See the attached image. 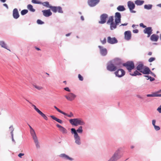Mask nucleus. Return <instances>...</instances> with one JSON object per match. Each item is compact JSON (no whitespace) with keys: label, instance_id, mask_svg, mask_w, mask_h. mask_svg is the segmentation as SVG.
<instances>
[{"label":"nucleus","instance_id":"0e129e2a","mask_svg":"<svg viewBox=\"0 0 161 161\" xmlns=\"http://www.w3.org/2000/svg\"><path fill=\"white\" fill-rule=\"evenodd\" d=\"M29 127L30 128V130H33V129L32 128V127L30 125H29Z\"/></svg>","mask_w":161,"mask_h":161},{"label":"nucleus","instance_id":"a878e982","mask_svg":"<svg viewBox=\"0 0 161 161\" xmlns=\"http://www.w3.org/2000/svg\"><path fill=\"white\" fill-rule=\"evenodd\" d=\"M150 70L149 68L147 67H146L144 68L142 73L144 74H147L150 73Z\"/></svg>","mask_w":161,"mask_h":161},{"label":"nucleus","instance_id":"e2e57ef3","mask_svg":"<svg viewBox=\"0 0 161 161\" xmlns=\"http://www.w3.org/2000/svg\"><path fill=\"white\" fill-rule=\"evenodd\" d=\"M35 48H36V50H37L38 51L40 50V48H38L36 47H35Z\"/></svg>","mask_w":161,"mask_h":161},{"label":"nucleus","instance_id":"20e7f679","mask_svg":"<svg viewBox=\"0 0 161 161\" xmlns=\"http://www.w3.org/2000/svg\"><path fill=\"white\" fill-rule=\"evenodd\" d=\"M30 133L33 138L37 148H39L40 146L39 143L34 130L33 129L30 130Z\"/></svg>","mask_w":161,"mask_h":161},{"label":"nucleus","instance_id":"6e6552de","mask_svg":"<svg viewBox=\"0 0 161 161\" xmlns=\"http://www.w3.org/2000/svg\"><path fill=\"white\" fill-rule=\"evenodd\" d=\"M32 106L33 107L35 110L40 114V115L45 120H47L48 118L46 115L42 112L40 110L37 108L36 106L33 104L32 105Z\"/></svg>","mask_w":161,"mask_h":161},{"label":"nucleus","instance_id":"72a5a7b5","mask_svg":"<svg viewBox=\"0 0 161 161\" xmlns=\"http://www.w3.org/2000/svg\"><path fill=\"white\" fill-rule=\"evenodd\" d=\"M62 114L69 117H73L74 116V115L72 113V112H70V114H68L63 112V113H62Z\"/></svg>","mask_w":161,"mask_h":161},{"label":"nucleus","instance_id":"c9c22d12","mask_svg":"<svg viewBox=\"0 0 161 161\" xmlns=\"http://www.w3.org/2000/svg\"><path fill=\"white\" fill-rule=\"evenodd\" d=\"M76 132H78L79 133H81L83 132V130H82V127L81 126H80L78 129L77 130H76Z\"/></svg>","mask_w":161,"mask_h":161},{"label":"nucleus","instance_id":"49530a36","mask_svg":"<svg viewBox=\"0 0 161 161\" xmlns=\"http://www.w3.org/2000/svg\"><path fill=\"white\" fill-rule=\"evenodd\" d=\"M154 127L155 129L156 130H158L160 129V128L159 126L155 125Z\"/></svg>","mask_w":161,"mask_h":161},{"label":"nucleus","instance_id":"680f3d73","mask_svg":"<svg viewBox=\"0 0 161 161\" xmlns=\"http://www.w3.org/2000/svg\"><path fill=\"white\" fill-rule=\"evenodd\" d=\"M80 18H81V19L82 20H84V18L83 17V16H81V17H80Z\"/></svg>","mask_w":161,"mask_h":161},{"label":"nucleus","instance_id":"9b49d317","mask_svg":"<svg viewBox=\"0 0 161 161\" xmlns=\"http://www.w3.org/2000/svg\"><path fill=\"white\" fill-rule=\"evenodd\" d=\"M99 1V0H88L87 3L90 7H93L97 4Z\"/></svg>","mask_w":161,"mask_h":161},{"label":"nucleus","instance_id":"09e8293b","mask_svg":"<svg viewBox=\"0 0 161 161\" xmlns=\"http://www.w3.org/2000/svg\"><path fill=\"white\" fill-rule=\"evenodd\" d=\"M44 5L46 6H48L49 5V3L48 2H45L43 3Z\"/></svg>","mask_w":161,"mask_h":161},{"label":"nucleus","instance_id":"412c9836","mask_svg":"<svg viewBox=\"0 0 161 161\" xmlns=\"http://www.w3.org/2000/svg\"><path fill=\"white\" fill-rule=\"evenodd\" d=\"M98 47L100 48L101 54L103 56L106 55L107 53V49L105 48H103V47L100 46H99Z\"/></svg>","mask_w":161,"mask_h":161},{"label":"nucleus","instance_id":"f03ea898","mask_svg":"<svg viewBox=\"0 0 161 161\" xmlns=\"http://www.w3.org/2000/svg\"><path fill=\"white\" fill-rule=\"evenodd\" d=\"M107 24L110 25V28L111 30H114L116 28L117 25L119 24V23H117L114 22V17L111 16L109 17L108 20L107 21Z\"/></svg>","mask_w":161,"mask_h":161},{"label":"nucleus","instance_id":"864d4df0","mask_svg":"<svg viewBox=\"0 0 161 161\" xmlns=\"http://www.w3.org/2000/svg\"><path fill=\"white\" fill-rule=\"evenodd\" d=\"M133 32L135 33H137L138 32V30L137 29L134 30L133 31Z\"/></svg>","mask_w":161,"mask_h":161},{"label":"nucleus","instance_id":"338daca9","mask_svg":"<svg viewBox=\"0 0 161 161\" xmlns=\"http://www.w3.org/2000/svg\"><path fill=\"white\" fill-rule=\"evenodd\" d=\"M70 33H68V34H66V36H69L70 35Z\"/></svg>","mask_w":161,"mask_h":161},{"label":"nucleus","instance_id":"f257e3e1","mask_svg":"<svg viewBox=\"0 0 161 161\" xmlns=\"http://www.w3.org/2000/svg\"><path fill=\"white\" fill-rule=\"evenodd\" d=\"M70 123L72 125L75 126L78 125H84L85 122L83 120L80 118H76L70 119L69 120Z\"/></svg>","mask_w":161,"mask_h":161},{"label":"nucleus","instance_id":"37998d69","mask_svg":"<svg viewBox=\"0 0 161 161\" xmlns=\"http://www.w3.org/2000/svg\"><path fill=\"white\" fill-rule=\"evenodd\" d=\"M155 60V58L154 57H151L148 59V61L149 62H151Z\"/></svg>","mask_w":161,"mask_h":161},{"label":"nucleus","instance_id":"b1692460","mask_svg":"<svg viewBox=\"0 0 161 161\" xmlns=\"http://www.w3.org/2000/svg\"><path fill=\"white\" fill-rule=\"evenodd\" d=\"M150 39L152 41L157 42L158 39V36L155 34H153L151 36Z\"/></svg>","mask_w":161,"mask_h":161},{"label":"nucleus","instance_id":"052dcab7","mask_svg":"<svg viewBox=\"0 0 161 161\" xmlns=\"http://www.w3.org/2000/svg\"><path fill=\"white\" fill-rule=\"evenodd\" d=\"M127 24H128L127 23H125L124 24H122L121 25H122V26H125V25H127Z\"/></svg>","mask_w":161,"mask_h":161},{"label":"nucleus","instance_id":"ddd939ff","mask_svg":"<svg viewBox=\"0 0 161 161\" xmlns=\"http://www.w3.org/2000/svg\"><path fill=\"white\" fill-rule=\"evenodd\" d=\"M114 155L117 160L120 158L122 156V154L121 153V149H119L116 151L114 153Z\"/></svg>","mask_w":161,"mask_h":161},{"label":"nucleus","instance_id":"393cba45","mask_svg":"<svg viewBox=\"0 0 161 161\" xmlns=\"http://www.w3.org/2000/svg\"><path fill=\"white\" fill-rule=\"evenodd\" d=\"M144 68V66L143 64H140L136 67V69L142 72Z\"/></svg>","mask_w":161,"mask_h":161},{"label":"nucleus","instance_id":"7ed1b4c3","mask_svg":"<svg viewBox=\"0 0 161 161\" xmlns=\"http://www.w3.org/2000/svg\"><path fill=\"white\" fill-rule=\"evenodd\" d=\"M71 130V133L74 134L75 142L78 145H80L81 144L80 138L77 133L76 132V130L74 128H72Z\"/></svg>","mask_w":161,"mask_h":161},{"label":"nucleus","instance_id":"a211bd4d","mask_svg":"<svg viewBox=\"0 0 161 161\" xmlns=\"http://www.w3.org/2000/svg\"><path fill=\"white\" fill-rule=\"evenodd\" d=\"M125 38L127 40H130L131 38V31H126L124 33Z\"/></svg>","mask_w":161,"mask_h":161},{"label":"nucleus","instance_id":"3c124183","mask_svg":"<svg viewBox=\"0 0 161 161\" xmlns=\"http://www.w3.org/2000/svg\"><path fill=\"white\" fill-rule=\"evenodd\" d=\"M140 27H142L143 28H146V26L145 25L142 23H141L140 24Z\"/></svg>","mask_w":161,"mask_h":161},{"label":"nucleus","instance_id":"f3484780","mask_svg":"<svg viewBox=\"0 0 161 161\" xmlns=\"http://www.w3.org/2000/svg\"><path fill=\"white\" fill-rule=\"evenodd\" d=\"M50 8L51 9V10L54 13L56 12L57 9H58L59 13H63V11L62 10L61 7H55V6H50Z\"/></svg>","mask_w":161,"mask_h":161},{"label":"nucleus","instance_id":"2eb2a0df","mask_svg":"<svg viewBox=\"0 0 161 161\" xmlns=\"http://www.w3.org/2000/svg\"><path fill=\"white\" fill-rule=\"evenodd\" d=\"M153 30L151 27H146L144 30L143 32L145 34H147V37H149L152 33Z\"/></svg>","mask_w":161,"mask_h":161},{"label":"nucleus","instance_id":"8fccbe9b","mask_svg":"<svg viewBox=\"0 0 161 161\" xmlns=\"http://www.w3.org/2000/svg\"><path fill=\"white\" fill-rule=\"evenodd\" d=\"M24 155V154L23 153H20L18 155V156L20 158H22V156Z\"/></svg>","mask_w":161,"mask_h":161},{"label":"nucleus","instance_id":"5701e85b","mask_svg":"<svg viewBox=\"0 0 161 161\" xmlns=\"http://www.w3.org/2000/svg\"><path fill=\"white\" fill-rule=\"evenodd\" d=\"M59 156L60 157L66 160H69L70 161H72L73 160L72 158L69 157L68 156L64 153L61 154L59 155Z\"/></svg>","mask_w":161,"mask_h":161},{"label":"nucleus","instance_id":"4c0bfd02","mask_svg":"<svg viewBox=\"0 0 161 161\" xmlns=\"http://www.w3.org/2000/svg\"><path fill=\"white\" fill-rule=\"evenodd\" d=\"M28 12V11L26 9H24L21 11V13L22 15H24L27 14Z\"/></svg>","mask_w":161,"mask_h":161},{"label":"nucleus","instance_id":"5fc2aeb1","mask_svg":"<svg viewBox=\"0 0 161 161\" xmlns=\"http://www.w3.org/2000/svg\"><path fill=\"white\" fill-rule=\"evenodd\" d=\"M155 122H156V120H155L153 119L152 120V124L154 126L155 125Z\"/></svg>","mask_w":161,"mask_h":161},{"label":"nucleus","instance_id":"9d476101","mask_svg":"<svg viewBox=\"0 0 161 161\" xmlns=\"http://www.w3.org/2000/svg\"><path fill=\"white\" fill-rule=\"evenodd\" d=\"M64 97L68 100L71 101L74 100L76 96L73 93H69Z\"/></svg>","mask_w":161,"mask_h":161},{"label":"nucleus","instance_id":"aec40b11","mask_svg":"<svg viewBox=\"0 0 161 161\" xmlns=\"http://www.w3.org/2000/svg\"><path fill=\"white\" fill-rule=\"evenodd\" d=\"M42 12L43 15L46 17H49L52 14V13L51 12L50 9L43 10Z\"/></svg>","mask_w":161,"mask_h":161},{"label":"nucleus","instance_id":"c85d7f7f","mask_svg":"<svg viewBox=\"0 0 161 161\" xmlns=\"http://www.w3.org/2000/svg\"><path fill=\"white\" fill-rule=\"evenodd\" d=\"M117 10L120 11H125V9L124 6L119 5L117 8Z\"/></svg>","mask_w":161,"mask_h":161},{"label":"nucleus","instance_id":"7c9ffc66","mask_svg":"<svg viewBox=\"0 0 161 161\" xmlns=\"http://www.w3.org/2000/svg\"><path fill=\"white\" fill-rule=\"evenodd\" d=\"M0 45L2 47H4L8 50L7 48V47L6 45L4 42L3 41H0Z\"/></svg>","mask_w":161,"mask_h":161},{"label":"nucleus","instance_id":"f704fd0d","mask_svg":"<svg viewBox=\"0 0 161 161\" xmlns=\"http://www.w3.org/2000/svg\"><path fill=\"white\" fill-rule=\"evenodd\" d=\"M33 86L39 90H42L43 89V87L42 86L37 85H34Z\"/></svg>","mask_w":161,"mask_h":161},{"label":"nucleus","instance_id":"de8ad7c7","mask_svg":"<svg viewBox=\"0 0 161 161\" xmlns=\"http://www.w3.org/2000/svg\"><path fill=\"white\" fill-rule=\"evenodd\" d=\"M157 110L159 113H161V105L158 108Z\"/></svg>","mask_w":161,"mask_h":161},{"label":"nucleus","instance_id":"4468645a","mask_svg":"<svg viewBox=\"0 0 161 161\" xmlns=\"http://www.w3.org/2000/svg\"><path fill=\"white\" fill-rule=\"evenodd\" d=\"M107 42L110 44H114L117 43L118 41L115 37L111 38L110 36H108L107 38Z\"/></svg>","mask_w":161,"mask_h":161},{"label":"nucleus","instance_id":"0eeeda50","mask_svg":"<svg viewBox=\"0 0 161 161\" xmlns=\"http://www.w3.org/2000/svg\"><path fill=\"white\" fill-rule=\"evenodd\" d=\"M127 5L131 12L136 13V11L133 10L135 8V6L134 3L132 1H129L127 2Z\"/></svg>","mask_w":161,"mask_h":161},{"label":"nucleus","instance_id":"cd10ccee","mask_svg":"<svg viewBox=\"0 0 161 161\" xmlns=\"http://www.w3.org/2000/svg\"><path fill=\"white\" fill-rule=\"evenodd\" d=\"M144 2L143 0H136L135 1V3L137 5H141L143 4Z\"/></svg>","mask_w":161,"mask_h":161},{"label":"nucleus","instance_id":"79ce46f5","mask_svg":"<svg viewBox=\"0 0 161 161\" xmlns=\"http://www.w3.org/2000/svg\"><path fill=\"white\" fill-rule=\"evenodd\" d=\"M78 77L79 80L80 81H83V77L80 74L78 75Z\"/></svg>","mask_w":161,"mask_h":161},{"label":"nucleus","instance_id":"dca6fc26","mask_svg":"<svg viewBox=\"0 0 161 161\" xmlns=\"http://www.w3.org/2000/svg\"><path fill=\"white\" fill-rule=\"evenodd\" d=\"M115 22L117 23H119L121 21V16L120 13L119 12H116L115 14Z\"/></svg>","mask_w":161,"mask_h":161},{"label":"nucleus","instance_id":"69168bd1","mask_svg":"<svg viewBox=\"0 0 161 161\" xmlns=\"http://www.w3.org/2000/svg\"><path fill=\"white\" fill-rule=\"evenodd\" d=\"M0 0L1 1V2H2L3 3H4L6 1V0Z\"/></svg>","mask_w":161,"mask_h":161},{"label":"nucleus","instance_id":"4d7b16f0","mask_svg":"<svg viewBox=\"0 0 161 161\" xmlns=\"http://www.w3.org/2000/svg\"><path fill=\"white\" fill-rule=\"evenodd\" d=\"M149 74H150L152 76H153L154 77H155L156 76L155 74L153 73L152 72H151V71Z\"/></svg>","mask_w":161,"mask_h":161},{"label":"nucleus","instance_id":"603ef678","mask_svg":"<svg viewBox=\"0 0 161 161\" xmlns=\"http://www.w3.org/2000/svg\"><path fill=\"white\" fill-rule=\"evenodd\" d=\"M31 2L32 3H39L36 0H32L31 1Z\"/></svg>","mask_w":161,"mask_h":161},{"label":"nucleus","instance_id":"13d9d810","mask_svg":"<svg viewBox=\"0 0 161 161\" xmlns=\"http://www.w3.org/2000/svg\"><path fill=\"white\" fill-rule=\"evenodd\" d=\"M3 6H5L7 8H8V6L6 4V3L4 4Z\"/></svg>","mask_w":161,"mask_h":161},{"label":"nucleus","instance_id":"774afa93","mask_svg":"<svg viewBox=\"0 0 161 161\" xmlns=\"http://www.w3.org/2000/svg\"><path fill=\"white\" fill-rule=\"evenodd\" d=\"M158 96V97H161V94H157V97Z\"/></svg>","mask_w":161,"mask_h":161},{"label":"nucleus","instance_id":"4be33fe9","mask_svg":"<svg viewBox=\"0 0 161 161\" xmlns=\"http://www.w3.org/2000/svg\"><path fill=\"white\" fill-rule=\"evenodd\" d=\"M19 15L18 9L17 8H14L13 10V16L15 19H18Z\"/></svg>","mask_w":161,"mask_h":161},{"label":"nucleus","instance_id":"6ab92c4d","mask_svg":"<svg viewBox=\"0 0 161 161\" xmlns=\"http://www.w3.org/2000/svg\"><path fill=\"white\" fill-rule=\"evenodd\" d=\"M56 126L57 127L59 128V130L63 134H66L67 133V130L64 128L63 127L61 126L59 124H57L56 125Z\"/></svg>","mask_w":161,"mask_h":161},{"label":"nucleus","instance_id":"f8f14e48","mask_svg":"<svg viewBox=\"0 0 161 161\" xmlns=\"http://www.w3.org/2000/svg\"><path fill=\"white\" fill-rule=\"evenodd\" d=\"M108 17V15L106 14H102L100 16L101 20L99 21V23L103 24L106 22V18Z\"/></svg>","mask_w":161,"mask_h":161},{"label":"nucleus","instance_id":"473e14b6","mask_svg":"<svg viewBox=\"0 0 161 161\" xmlns=\"http://www.w3.org/2000/svg\"><path fill=\"white\" fill-rule=\"evenodd\" d=\"M152 5L151 4L145 5L144 6V8L147 9H151L152 8Z\"/></svg>","mask_w":161,"mask_h":161},{"label":"nucleus","instance_id":"e433bc0d","mask_svg":"<svg viewBox=\"0 0 161 161\" xmlns=\"http://www.w3.org/2000/svg\"><path fill=\"white\" fill-rule=\"evenodd\" d=\"M117 160H118L114 155L113 156L109 159L108 161H116Z\"/></svg>","mask_w":161,"mask_h":161},{"label":"nucleus","instance_id":"bf43d9fd","mask_svg":"<svg viewBox=\"0 0 161 161\" xmlns=\"http://www.w3.org/2000/svg\"><path fill=\"white\" fill-rule=\"evenodd\" d=\"M152 52H148V55L151 56V55H152Z\"/></svg>","mask_w":161,"mask_h":161},{"label":"nucleus","instance_id":"1a4fd4ad","mask_svg":"<svg viewBox=\"0 0 161 161\" xmlns=\"http://www.w3.org/2000/svg\"><path fill=\"white\" fill-rule=\"evenodd\" d=\"M125 74V71L122 69H119L115 72L116 76L119 77H121L123 76Z\"/></svg>","mask_w":161,"mask_h":161},{"label":"nucleus","instance_id":"6e6d98bb","mask_svg":"<svg viewBox=\"0 0 161 161\" xmlns=\"http://www.w3.org/2000/svg\"><path fill=\"white\" fill-rule=\"evenodd\" d=\"M64 89L66 90V91H67L68 92H70V90L69 89V88L68 87H65L64 88Z\"/></svg>","mask_w":161,"mask_h":161},{"label":"nucleus","instance_id":"39448f33","mask_svg":"<svg viewBox=\"0 0 161 161\" xmlns=\"http://www.w3.org/2000/svg\"><path fill=\"white\" fill-rule=\"evenodd\" d=\"M123 65L127 68L129 72H130L131 70L134 68V63L131 61L128 62L124 64Z\"/></svg>","mask_w":161,"mask_h":161},{"label":"nucleus","instance_id":"c756f323","mask_svg":"<svg viewBox=\"0 0 161 161\" xmlns=\"http://www.w3.org/2000/svg\"><path fill=\"white\" fill-rule=\"evenodd\" d=\"M130 74L132 76H136L137 75H141L142 74L138 72L137 70L135 71L133 73H130Z\"/></svg>","mask_w":161,"mask_h":161},{"label":"nucleus","instance_id":"a18cd8bd","mask_svg":"<svg viewBox=\"0 0 161 161\" xmlns=\"http://www.w3.org/2000/svg\"><path fill=\"white\" fill-rule=\"evenodd\" d=\"M37 23L38 24L42 25L44 23V22L42 21L40 19H38L37 21Z\"/></svg>","mask_w":161,"mask_h":161},{"label":"nucleus","instance_id":"58836bf2","mask_svg":"<svg viewBox=\"0 0 161 161\" xmlns=\"http://www.w3.org/2000/svg\"><path fill=\"white\" fill-rule=\"evenodd\" d=\"M145 76L147 78V80H148L149 79L151 81H153L155 80V79L154 78L150 76L145 75Z\"/></svg>","mask_w":161,"mask_h":161},{"label":"nucleus","instance_id":"2f4dec72","mask_svg":"<svg viewBox=\"0 0 161 161\" xmlns=\"http://www.w3.org/2000/svg\"><path fill=\"white\" fill-rule=\"evenodd\" d=\"M27 8L29 10L32 12H34L35 11V9L33 8L31 4L28 5Z\"/></svg>","mask_w":161,"mask_h":161},{"label":"nucleus","instance_id":"a19ab883","mask_svg":"<svg viewBox=\"0 0 161 161\" xmlns=\"http://www.w3.org/2000/svg\"><path fill=\"white\" fill-rule=\"evenodd\" d=\"M157 94L154 93L151 94H147V96L148 97H157Z\"/></svg>","mask_w":161,"mask_h":161},{"label":"nucleus","instance_id":"ea45409f","mask_svg":"<svg viewBox=\"0 0 161 161\" xmlns=\"http://www.w3.org/2000/svg\"><path fill=\"white\" fill-rule=\"evenodd\" d=\"M100 41L102 44H105L106 42V38L104 37L103 40H102V39H101Z\"/></svg>","mask_w":161,"mask_h":161},{"label":"nucleus","instance_id":"c03bdc74","mask_svg":"<svg viewBox=\"0 0 161 161\" xmlns=\"http://www.w3.org/2000/svg\"><path fill=\"white\" fill-rule=\"evenodd\" d=\"M54 108L58 112L62 114V113L63 112V111L61 110L56 106H54Z\"/></svg>","mask_w":161,"mask_h":161},{"label":"nucleus","instance_id":"bb28decb","mask_svg":"<svg viewBox=\"0 0 161 161\" xmlns=\"http://www.w3.org/2000/svg\"><path fill=\"white\" fill-rule=\"evenodd\" d=\"M50 117L53 119L55 120L56 121L60 124H62L63 123V121L62 120L57 118L54 115H50Z\"/></svg>","mask_w":161,"mask_h":161},{"label":"nucleus","instance_id":"423d86ee","mask_svg":"<svg viewBox=\"0 0 161 161\" xmlns=\"http://www.w3.org/2000/svg\"><path fill=\"white\" fill-rule=\"evenodd\" d=\"M107 69L110 71H114L117 69V67L112 63H109L107 64Z\"/></svg>","mask_w":161,"mask_h":161}]
</instances>
